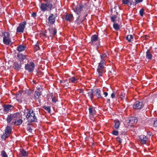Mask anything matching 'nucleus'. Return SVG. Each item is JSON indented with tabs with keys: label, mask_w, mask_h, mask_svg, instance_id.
I'll return each instance as SVG.
<instances>
[{
	"label": "nucleus",
	"mask_w": 157,
	"mask_h": 157,
	"mask_svg": "<svg viewBox=\"0 0 157 157\" xmlns=\"http://www.w3.org/2000/svg\"><path fill=\"white\" fill-rule=\"evenodd\" d=\"M24 113L29 122H35L37 121L34 112L32 109H25L24 110Z\"/></svg>",
	"instance_id": "1"
},
{
	"label": "nucleus",
	"mask_w": 157,
	"mask_h": 157,
	"mask_svg": "<svg viewBox=\"0 0 157 157\" xmlns=\"http://www.w3.org/2000/svg\"><path fill=\"white\" fill-rule=\"evenodd\" d=\"M3 37V42L6 45H10L12 44L11 40L10 38V33L7 32H3L2 33Z\"/></svg>",
	"instance_id": "2"
},
{
	"label": "nucleus",
	"mask_w": 157,
	"mask_h": 157,
	"mask_svg": "<svg viewBox=\"0 0 157 157\" xmlns=\"http://www.w3.org/2000/svg\"><path fill=\"white\" fill-rule=\"evenodd\" d=\"M88 9V7H86L85 6H83L81 4L78 5L76 7H73L74 11L77 15L80 14L81 11H86Z\"/></svg>",
	"instance_id": "3"
},
{
	"label": "nucleus",
	"mask_w": 157,
	"mask_h": 157,
	"mask_svg": "<svg viewBox=\"0 0 157 157\" xmlns=\"http://www.w3.org/2000/svg\"><path fill=\"white\" fill-rule=\"evenodd\" d=\"M52 7V5L50 2H47L46 3H42L40 6L41 10L44 12L48 10H51Z\"/></svg>",
	"instance_id": "4"
},
{
	"label": "nucleus",
	"mask_w": 157,
	"mask_h": 157,
	"mask_svg": "<svg viewBox=\"0 0 157 157\" xmlns=\"http://www.w3.org/2000/svg\"><path fill=\"white\" fill-rule=\"evenodd\" d=\"M19 114L18 113H15L13 114L8 115L6 119L7 123L9 124L11 123V124H11V123L13 122H12V121L14 118H19Z\"/></svg>",
	"instance_id": "5"
},
{
	"label": "nucleus",
	"mask_w": 157,
	"mask_h": 157,
	"mask_svg": "<svg viewBox=\"0 0 157 157\" xmlns=\"http://www.w3.org/2000/svg\"><path fill=\"white\" fill-rule=\"evenodd\" d=\"M103 62V61H101L98 66L97 71L99 74V76H101L103 72L104 66L105 63Z\"/></svg>",
	"instance_id": "6"
},
{
	"label": "nucleus",
	"mask_w": 157,
	"mask_h": 157,
	"mask_svg": "<svg viewBox=\"0 0 157 157\" xmlns=\"http://www.w3.org/2000/svg\"><path fill=\"white\" fill-rule=\"evenodd\" d=\"M12 131V128L9 126H7L5 130V132L2 136V138L5 140L10 136Z\"/></svg>",
	"instance_id": "7"
},
{
	"label": "nucleus",
	"mask_w": 157,
	"mask_h": 157,
	"mask_svg": "<svg viewBox=\"0 0 157 157\" xmlns=\"http://www.w3.org/2000/svg\"><path fill=\"white\" fill-rule=\"evenodd\" d=\"M35 65L33 62H31L25 65V69L29 72L33 71L34 70Z\"/></svg>",
	"instance_id": "8"
},
{
	"label": "nucleus",
	"mask_w": 157,
	"mask_h": 157,
	"mask_svg": "<svg viewBox=\"0 0 157 157\" xmlns=\"http://www.w3.org/2000/svg\"><path fill=\"white\" fill-rule=\"evenodd\" d=\"M26 25V21H24L20 23L17 29V32L18 33H23Z\"/></svg>",
	"instance_id": "9"
},
{
	"label": "nucleus",
	"mask_w": 157,
	"mask_h": 157,
	"mask_svg": "<svg viewBox=\"0 0 157 157\" xmlns=\"http://www.w3.org/2000/svg\"><path fill=\"white\" fill-rule=\"evenodd\" d=\"M143 106V104L142 102L137 101H136L133 104V107L134 109H139Z\"/></svg>",
	"instance_id": "10"
},
{
	"label": "nucleus",
	"mask_w": 157,
	"mask_h": 157,
	"mask_svg": "<svg viewBox=\"0 0 157 157\" xmlns=\"http://www.w3.org/2000/svg\"><path fill=\"white\" fill-rule=\"evenodd\" d=\"M82 13L83 12L81 13V15L79 16L75 21V23L78 24H80L81 23L85 18L86 17L87 15V14H86L85 15H84L83 16V15L82 14Z\"/></svg>",
	"instance_id": "11"
},
{
	"label": "nucleus",
	"mask_w": 157,
	"mask_h": 157,
	"mask_svg": "<svg viewBox=\"0 0 157 157\" xmlns=\"http://www.w3.org/2000/svg\"><path fill=\"white\" fill-rule=\"evenodd\" d=\"M98 40V36L96 35H94L91 37V42L93 45L97 44V41Z\"/></svg>",
	"instance_id": "12"
},
{
	"label": "nucleus",
	"mask_w": 157,
	"mask_h": 157,
	"mask_svg": "<svg viewBox=\"0 0 157 157\" xmlns=\"http://www.w3.org/2000/svg\"><path fill=\"white\" fill-rule=\"evenodd\" d=\"M139 140L142 144H145L147 140V138L145 136L142 135L139 136Z\"/></svg>",
	"instance_id": "13"
},
{
	"label": "nucleus",
	"mask_w": 157,
	"mask_h": 157,
	"mask_svg": "<svg viewBox=\"0 0 157 157\" xmlns=\"http://www.w3.org/2000/svg\"><path fill=\"white\" fill-rule=\"evenodd\" d=\"M49 22L51 24H54L55 22V16L51 13L48 17Z\"/></svg>",
	"instance_id": "14"
},
{
	"label": "nucleus",
	"mask_w": 157,
	"mask_h": 157,
	"mask_svg": "<svg viewBox=\"0 0 157 157\" xmlns=\"http://www.w3.org/2000/svg\"><path fill=\"white\" fill-rule=\"evenodd\" d=\"M137 122V120L136 117H132L129 118L128 120V123L130 124H136Z\"/></svg>",
	"instance_id": "15"
},
{
	"label": "nucleus",
	"mask_w": 157,
	"mask_h": 157,
	"mask_svg": "<svg viewBox=\"0 0 157 157\" xmlns=\"http://www.w3.org/2000/svg\"><path fill=\"white\" fill-rule=\"evenodd\" d=\"M60 83L61 85L64 87H67L69 85V82L67 80L60 81Z\"/></svg>",
	"instance_id": "16"
},
{
	"label": "nucleus",
	"mask_w": 157,
	"mask_h": 157,
	"mask_svg": "<svg viewBox=\"0 0 157 157\" xmlns=\"http://www.w3.org/2000/svg\"><path fill=\"white\" fill-rule=\"evenodd\" d=\"M79 79V77L77 76L73 77L69 79L70 81L73 83L77 82Z\"/></svg>",
	"instance_id": "17"
},
{
	"label": "nucleus",
	"mask_w": 157,
	"mask_h": 157,
	"mask_svg": "<svg viewBox=\"0 0 157 157\" xmlns=\"http://www.w3.org/2000/svg\"><path fill=\"white\" fill-rule=\"evenodd\" d=\"M95 91V93L94 95L97 98H101L102 97L101 96V90L99 89H97Z\"/></svg>",
	"instance_id": "18"
},
{
	"label": "nucleus",
	"mask_w": 157,
	"mask_h": 157,
	"mask_svg": "<svg viewBox=\"0 0 157 157\" xmlns=\"http://www.w3.org/2000/svg\"><path fill=\"white\" fill-rule=\"evenodd\" d=\"M26 46L23 45H20L17 47V50L19 52H21L25 50Z\"/></svg>",
	"instance_id": "19"
},
{
	"label": "nucleus",
	"mask_w": 157,
	"mask_h": 157,
	"mask_svg": "<svg viewBox=\"0 0 157 157\" xmlns=\"http://www.w3.org/2000/svg\"><path fill=\"white\" fill-rule=\"evenodd\" d=\"M23 121L21 119H19L17 120H16L14 121L13 122H12L11 124H13L15 125H18L21 124L22 122Z\"/></svg>",
	"instance_id": "20"
},
{
	"label": "nucleus",
	"mask_w": 157,
	"mask_h": 157,
	"mask_svg": "<svg viewBox=\"0 0 157 157\" xmlns=\"http://www.w3.org/2000/svg\"><path fill=\"white\" fill-rule=\"evenodd\" d=\"M89 110L90 114L93 116L95 113V108L93 107H90L89 108Z\"/></svg>",
	"instance_id": "21"
},
{
	"label": "nucleus",
	"mask_w": 157,
	"mask_h": 157,
	"mask_svg": "<svg viewBox=\"0 0 157 157\" xmlns=\"http://www.w3.org/2000/svg\"><path fill=\"white\" fill-rule=\"evenodd\" d=\"M88 97L90 98V99L92 100L94 97V91L93 90H89L87 93Z\"/></svg>",
	"instance_id": "22"
},
{
	"label": "nucleus",
	"mask_w": 157,
	"mask_h": 157,
	"mask_svg": "<svg viewBox=\"0 0 157 157\" xmlns=\"http://www.w3.org/2000/svg\"><path fill=\"white\" fill-rule=\"evenodd\" d=\"M17 57L18 58V59L20 61H23L25 58V56L22 54H20L17 55Z\"/></svg>",
	"instance_id": "23"
},
{
	"label": "nucleus",
	"mask_w": 157,
	"mask_h": 157,
	"mask_svg": "<svg viewBox=\"0 0 157 157\" xmlns=\"http://www.w3.org/2000/svg\"><path fill=\"white\" fill-rule=\"evenodd\" d=\"M12 106L10 105H5L4 106V111L5 112L7 113L10 110Z\"/></svg>",
	"instance_id": "24"
},
{
	"label": "nucleus",
	"mask_w": 157,
	"mask_h": 157,
	"mask_svg": "<svg viewBox=\"0 0 157 157\" xmlns=\"http://www.w3.org/2000/svg\"><path fill=\"white\" fill-rule=\"evenodd\" d=\"M73 18V16L72 14H68L66 15L65 16V19L67 21H71Z\"/></svg>",
	"instance_id": "25"
},
{
	"label": "nucleus",
	"mask_w": 157,
	"mask_h": 157,
	"mask_svg": "<svg viewBox=\"0 0 157 157\" xmlns=\"http://www.w3.org/2000/svg\"><path fill=\"white\" fill-rule=\"evenodd\" d=\"M152 56L149 50H148L146 52V57L148 59H151L152 58Z\"/></svg>",
	"instance_id": "26"
},
{
	"label": "nucleus",
	"mask_w": 157,
	"mask_h": 157,
	"mask_svg": "<svg viewBox=\"0 0 157 157\" xmlns=\"http://www.w3.org/2000/svg\"><path fill=\"white\" fill-rule=\"evenodd\" d=\"M40 95V93L37 91H36L34 94V98L35 100L38 99L39 96Z\"/></svg>",
	"instance_id": "27"
},
{
	"label": "nucleus",
	"mask_w": 157,
	"mask_h": 157,
	"mask_svg": "<svg viewBox=\"0 0 157 157\" xmlns=\"http://www.w3.org/2000/svg\"><path fill=\"white\" fill-rule=\"evenodd\" d=\"M122 3L125 5H128L129 3L130 6L134 4L133 2H130L129 0H122Z\"/></svg>",
	"instance_id": "28"
},
{
	"label": "nucleus",
	"mask_w": 157,
	"mask_h": 157,
	"mask_svg": "<svg viewBox=\"0 0 157 157\" xmlns=\"http://www.w3.org/2000/svg\"><path fill=\"white\" fill-rule=\"evenodd\" d=\"M107 57V55L105 54H102V55H100V57L101 58V61H103V63H105V59Z\"/></svg>",
	"instance_id": "29"
},
{
	"label": "nucleus",
	"mask_w": 157,
	"mask_h": 157,
	"mask_svg": "<svg viewBox=\"0 0 157 157\" xmlns=\"http://www.w3.org/2000/svg\"><path fill=\"white\" fill-rule=\"evenodd\" d=\"M114 127L116 129L118 128L120 124V122L118 120H115L114 121Z\"/></svg>",
	"instance_id": "30"
},
{
	"label": "nucleus",
	"mask_w": 157,
	"mask_h": 157,
	"mask_svg": "<svg viewBox=\"0 0 157 157\" xmlns=\"http://www.w3.org/2000/svg\"><path fill=\"white\" fill-rule=\"evenodd\" d=\"M20 153L23 156H27L28 155V152L23 149H22L20 151Z\"/></svg>",
	"instance_id": "31"
},
{
	"label": "nucleus",
	"mask_w": 157,
	"mask_h": 157,
	"mask_svg": "<svg viewBox=\"0 0 157 157\" xmlns=\"http://www.w3.org/2000/svg\"><path fill=\"white\" fill-rule=\"evenodd\" d=\"M14 66L16 69H20L21 66L19 65L17 63L15 62L14 63Z\"/></svg>",
	"instance_id": "32"
},
{
	"label": "nucleus",
	"mask_w": 157,
	"mask_h": 157,
	"mask_svg": "<svg viewBox=\"0 0 157 157\" xmlns=\"http://www.w3.org/2000/svg\"><path fill=\"white\" fill-rule=\"evenodd\" d=\"M113 28L116 30H118L120 29L119 25L117 24L114 23L113 25Z\"/></svg>",
	"instance_id": "33"
},
{
	"label": "nucleus",
	"mask_w": 157,
	"mask_h": 157,
	"mask_svg": "<svg viewBox=\"0 0 157 157\" xmlns=\"http://www.w3.org/2000/svg\"><path fill=\"white\" fill-rule=\"evenodd\" d=\"M133 36L132 35H128L126 39L129 42H130L131 40V39L133 38Z\"/></svg>",
	"instance_id": "34"
},
{
	"label": "nucleus",
	"mask_w": 157,
	"mask_h": 157,
	"mask_svg": "<svg viewBox=\"0 0 157 157\" xmlns=\"http://www.w3.org/2000/svg\"><path fill=\"white\" fill-rule=\"evenodd\" d=\"M1 155L2 157H8L7 155L4 151L1 152Z\"/></svg>",
	"instance_id": "35"
},
{
	"label": "nucleus",
	"mask_w": 157,
	"mask_h": 157,
	"mask_svg": "<svg viewBox=\"0 0 157 157\" xmlns=\"http://www.w3.org/2000/svg\"><path fill=\"white\" fill-rule=\"evenodd\" d=\"M117 18V16L116 15H113L111 17V19L113 22L115 23V22L116 21V19Z\"/></svg>",
	"instance_id": "36"
},
{
	"label": "nucleus",
	"mask_w": 157,
	"mask_h": 157,
	"mask_svg": "<svg viewBox=\"0 0 157 157\" xmlns=\"http://www.w3.org/2000/svg\"><path fill=\"white\" fill-rule=\"evenodd\" d=\"M43 108L46 110H47L48 112L51 111L50 108L48 106H44Z\"/></svg>",
	"instance_id": "37"
},
{
	"label": "nucleus",
	"mask_w": 157,
	"mask_h": 157,
	"mask_svg": "<svg viewBox=\"0 0 157 157\" xmlns=\"http://www.w3.org/2000/svg\"><path fill=\"white\" fill-rule=\"evenodd\" d=\"M143 0H135V2L134 3V4L135 5H136L137 4H138V3H140L142 2Z\"/></svg>",
	"instance_id": "38"
},
{
	"label": "nucleus",
	"mask_w": 157,
	"mask_h": 157,
	"mask_svg": "<svg viewBox=\"0 0 157 157\" xmlns=\"http://www.w3.org/2000/svg\"><path fill=\"white\" fill-rule=\"evenodd\" d=\"M139 13L141 16H143L144 13V10L143 9H141Z\"/></svg>",
	"instance_id": "39"
},
{
	"label": "nucleus",
	"mask_w": 157,
	"mask_h": 157,
	"mask_svg": "<svg viewBox=\"0 0 157 157\" xmlns=\"http://www.w3.org/2000/svg\"><path fill=\"white\" fill-rule=\"evenodd\" d=\"M118 132L117 131L114 130L113 131L112 134L114 135L117 136L118 135Z\"/></svg>",
	"instance_id": "40"
},
{
	"label": "nucleus",
	"mask_w": 157,
	"mask_h": 157,
	"mask_svg": "<svg viewBox=\"0 0 157 157\" xmlns=\"http://www.w3.org/2000/svg\"><path fill=\"white\" fill-rule=\"evenodd\" d=\"M77 92H79L80 93L83 94V90L82 89H78L77 90Z\"/></svg>",
	"instance_id": "41"
},
{
	"label": "nucleus",
	"mask_w": 157,
	"mask_h": 157,
	"mask_svg": "<svg viewBox=\"0 0 157 157\" xmlns=\"http://www.w3.org/2000/svg\"><path fill=\"white\" fill-rule=\"evenodd\" d=\"M115 92H113V93L111 94V97L112 98H115Z\"/></svg>",
	"instance_id": "42"
},
{
	"label": "nucleus",
	"mask_w": 157,
	"mask_h": 157,
	"mask_svg": "<svg viewBox=\"0 0 157 157\" xmlns=\"http://www.w3.org/2000/svg\"><path fill=\"white\" fill-rule=\"evenodd\" d=\"M153 125L154 127H157V119L156 120L154 121Z\"/></svg>",
	"instance_id": "43"
},
{
	"label": "nucleus",
	"mask_w": 157,
	"mask_h": 157,
	"mask_svg": "<svg viewBox=\"0 0 157 157\" xmlns=\"http://www.w3.org/2000/svg\"><path fill=\"white\" fill-rule=\"evenodd\" d=\"M39 48H40L39 47L38 45H35L34 48L37 51V50H39Z\"/></svg>",
	"instance_id": "44"
},
{
	"label": "nucleus",
	"mask_w": 157,
	"mask_h": 157,
	"mask_svg": "<svg viewBox=\"0 0 157 157\" xmlns=\"http://www.w3.org/2000/svg\"><path fill=\"white\" fill-rule=\"evenodd\" d=\"M52 101L54 102H55L57 101V99L56 98L54 97L52 98Z\"/></svg>",
	"instance_id": "45"
},
{
	"label": "nucleus",
	"mask_w": 157,
	"mask_h": 157,
	"mask_svg": "<svg viewBox=\"0 0 157 157\" xmlns=\"http://www.w3.org/2000/svg\"><path fill=\"white\" fill-rule=\"evenodd\" d=\"M56 33H57L56 29H54V30H53V35H55L56 34Z\"/></svg>",
	"instance_id": "46"
},
{
	"label": "nucleus",
	"mask_w": 157,
	"mask_h": 157,
	"mask_svg": "<svg viewBox=\"0 0 157 157\" xmlns=\"http://www.w3.org/2000/svg\"><path fill=\"white\" fill-rule=\"evenodd\" d=\"M32 16L33 17H36V13H33L32 14Z\"/></svg>",
	"instance_id": "47"
},
{
	"label": "nucleus",
	"mask_w": 157,
	"mask_h": 157,
	"mask_svg": "<svg viewBox=\"0 0 157 157\" xmlns=\"http://www.w3.org/2000/svg\"><path fill=\"white\" fill-rule=\"evenodd\" d=\"M103 94L104 95L105 97H106L108 95V94L107 92H104Z\"/></svg>",
	"instance_id": "48"
},
{
	"label": "nucleus",
	"mask_w": 157,
	"mask_h": 157,
	"mask_svg": "<svg viewBox=\"0 0 157 157\" xmlns=\"http://www.w3.org/2000/svg\"><path fill=\"white\" fill-rule=\"evenodd\" d=\"M28 130L30 132H31L32 131V129L30 128V127H28Z\"/></svg>",
	"instance_id": "49"
},
{
	"label": "nucleus",
	"mask_w": 157,
	"mask_h": 157,
	"mask_svg": "<svg viewBox=\"0 0 157 157\" xmlns=\"http://www.w3.org/2000/svg\"><path fill=\"white\" fill-rule=\"evenodd\" d=\"M17 100L20 103H21L22 102V100H19L18 99H17Z\"/></svg>",
	"instance_id": "50"
},
{
	"label": "nucleus",
	"mask_w": 157,
	"mask_h": 157,
	"mask_svg": "<svg viewBox=\"0 0 157 157\" xmlns=\"http://www.w3.org/2000/svg\"><path fill=\"white\" fill-rule=\"evenodd\" d=\"M108 100L109 101H110V100H109V99H108Z\"/></svg>",
	"instance_id": "51"
}]
</instances>
